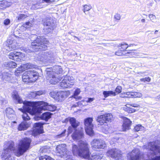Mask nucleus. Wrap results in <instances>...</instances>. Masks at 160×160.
Returning <instances> with one entry per match:
<instances>
[{
  "label": "nucleus",
  "mask_w": 160,
  "mask_h": 160,
  "mask_svg": "<svg viewBox=\"0 0 160 160\" xmlns=\"http://www.w3.org/2000/svg\"><path fill=\"white\" fill-rule=\"evenodd\" d=\"M52 114L49 112H46L43 113L39 117H34L35 119L38 120L40 119L44 120L46 121H48V119L51 118Z\"/></svg>",
  "instance_id": "obj_20"
},
{
  "label": "nucleus",
  "mask_w": 160,
  "mask_h": 160,
  "mask_svg": "<svg viewBox=\"0 0 160 160\" xmlns=\"http://www.w3.org/2000/svg\"><path fill=\"white\" fill-rule=\"evenodd\" d=\"M31 140L28 138H25L21 140L18 143V149H15L14 142L11 141L5 142L4 145L3 150L1 157L2 158L5 160H12V151H14L15 155L18 157L22 155L29 148Z\"/></svg>",
  "instance_id": "obj_2"
},
{
  "label": "nucleus",
  "mask_w": 160,
  "mask_h": 160,
  "mask_svg": "<svg viewBox=\"0 0 160 160\" xmlns=\"http://www.w3.org/2000/svg\"><path fill=\"white\" fill-rule=\"evenodd\" d=\"M105 118H106V121L111 122L113 118V116L111 113H105L104 114Z\"/></svg>",
  "instance_id": "obj_33"
},
{
  "label": "nucleus",
  "mask_w": 160,
  "mask_h": 160,
  "mask_svg": "<svg viewBox=\"0 0 160 160\" xmlns=\"http://www.w3.org/2000/svg\"><path fill=\"white\" fill-rule=\"evenodd\" d=\"M44 123L38 122L35 123L34 125V129L32 132V135L36 136L38 134L43 133V125Z\"/></svg>",
  "instance_id": "obj_14"
},
{
  "label": "nucleus",
  "mask_w": 160,
  "mask_h": 160,
  "mask_svg": "<svg viewBox=\"0 0 160 160\" xmlns=\"http://www.w3.org/2000/svg\"><path fill=\"white\" fill-rule=\"evenodd\" d=\"M22 79L24 82H33V80H32L30 78L27 72H25L22 76Z\"/></svg>",
  "instance_id": "obj_27"
},
{
  "label": "nucleus",
  "mask_w": 160,
  "mask_h": 160,
  "mask_svg": "<svg viewBox=\"0 0 160 160\" xmlns=\"http://www.w3.org/2000/svg\"><path fill=\"white\" fill-rule=\"evenodd\" d=\"M155 98L157 99V101H160V94L158 96H157Z\"/></svg>",
  "instance_id": "obj_58"
},
{
  "label": "nucleus",
  "mask_w": 160,
  "mask_h": 160,
  "mask_svg": "<svg viewBox=\"0 0 160 160\" xmlns=\"http://www.w3.org/2000/svg\"><path fill=\"white\" fill-rule=\"evenodd\" d=\"M122 88L120 86H118L115 89V93H116L117 94H119L122 91Z\"/></svg>",
  "instance_id": "obj_43"
},
{
  "label": "nucleus",
  "mask_w": 160,
  "mask_h": 160,
  "mask_svg": "<svg viewBox=\"0 0 160 160\" xmlns=\"http://www.w3.org/2000/svg\"><path fill=\"white\" fill-rule=\"evenodd\" d=\"M75 38H76L79 41H80V39L78 37L76 36H73Z\"/></svg>",
  "instance_id": "obj_61"
},
{
  "label": "nucleus",
  "mask_w": 160,
  "mask_h": 160,
  "mask_svg": "<svg viewBox=\"0 0 160 160\" xmlns=\"http://www.w3.org/2000/svg\"><path fill=\"white\" fill-rule=\"evenodd\" d=\"M66 130L65 129L60 134L58 135V138H61L62 137H63L65 136V133L66 132Z\"/></svg>",
  "instance_id": "obj_49"
},
{
  "label": "nucleus",
  "mask_w": 160,
  "mask_h": 160,
  "mask_svg": "<svg viewBox=\"0 0 160 160\" xmlns=\"http://www.w3.org/2000/svg\"><path fill=\"white\" fill-rule=\"evenodd\" d=\"M158 30H157L155 31L154 33V34H156L157 33V32H158Z\"/></svg>",
  "instance_id": "obj_63"
},
{
  "label": "nucleus",
  "mask_w": 160,
  "mask_h": 160,
  "mask_svg": "<svg viewBox=\"0 0 160 160\" xmlns=\"http://www.w3.org/2000/svg\"><path fill=\"white\" fill-rule=\"evenodd\" d=\"M131 51V50H127L123 51L121 49L116 52L115 55L118 56H130L133 55V52H132Z\"/></svg>",
  "instance_id": "obj_22"
},
{
  "label": "nucleus",
  "mask_w": 160,
  "mask_h": 160,
  "mask_svg": "<svg viewBox=\"0 0 160 160\" xmlns=\"http://www.w3.org/2000/svg\"><path fill=\"white\" fill-rule=\"evenodd\" d=\"M148 17L152 22H154V20L156 19L155 16L153 14H149Z\"/></svg>",
  "instance_id": "obj_42"
},
{
  "label": "nucleus",
  "mask_w": 160,
  "mask_h": 160,
  "mask_svg": "<svg viewBox=\"0 0 160 160\" xmlns=\"http://www.w3.org/2000/svg\"><path fill=\"white\" fill-rule=\"evenodd\" d=\"M49 53V52H42L40 53L41 60L45 62L48 61L51 58V56Z\"/></svg>",
  "instance_id": "obj_23"
},
{
  "label": "nucleus",
  "mask_w": 160,
  "mask_h": 160,
  "mask_svg": "<svg viewBox=\"0 0 160 160\" xmlns=\"http://www.w3.org/2000/svg\"><path fill=\"white\" fill-rule=\"evenodd\" d=\"M30 96L32 98H36L37 97L36 94L35 92H31L30 94Z\"/></svg>",
  "instance_id": "obj_48"
},
{
  "label": "nucleus",
  "mask_w": 160,
  "mask_h": 160,
  "mask_svg": "<svg viewBox=\"0 0 160 160\" xmlns=\"http://www.w3.org/2000/svg\"><path fill=\"white\" fill-rule=\"evenodd\" d=\"M46 71L48 76L47 78L48 80H49V82L51 84H55L62 78L58 75L54 74L53 72L50 71L49 69H47Z\"/></svg>",
  "instance_id": "obj_8"
},
{
  "label": "nucleus",
  "mask_w": 160,
  "mask_h": 160,
  "mask_svg": "<svg viewBox=\"0 0 160 160\" xmlns=\"http://www.w3.org/2000/svg\"><path fill=\"white\" fill-rule=\"evenodd\" d=\"M35 92L36 93L37 96H40L44 93V92L42 90L39 91H36Z\"/></svg>",
  "instance_id": "obj_47"
},
{
  "label": "nucleus",
  "mask_w": 160,
  "mask_h": 160,
  "mask_svg": "<svg viewBox=\"0 0 160 160\" xmlns=\"http://www.w3.org/2000/svg\"><path fill=\"white\" fill-rule=\"evenodd\" d=\"M141 21L142 22H144L145 21V20L144 19H141Z\"/></svg>",
  "instance_id": "obj_60"
},
{
  "label": "nucleus",
  "mask_w": 160,
  "mask_h": 160,
  "mask_svg": "<svg viewBox=\"0 0 160 160\" xmlns=\"http://www.w3.org/2000/svg\"><path fill=\"white\" fill-rule=\"evenodd\" d=\"M120 97L122 98H126L127 97V95H126L125 92H124L120 94Z\"/></svg>",
  "instance_id": "obj_53"
},
{
  "label": "nucleus",
  "mask_w": 160,
  "mask_h": 160,
  "mask_svg": "<svg viewBox=\"0 0 160 160\" xmlns=\"http://www.w3.org/2000/svg\"><path fill=\"white\" fill-rule=\"evenodd\" d=\"M34 68V66L30 63H26L22 64L20 68H18L15 72V74L16 76H19L22 71H25L28 69H33Z\"/></svg>",
  "instance_id": "obj_11"
},
{
  "label": "nucleus",
  "mask_w": 160,
  "mask_h": 160,
  "mask_svg": "<svg viewBox=\"0 0 160 160\" xmlns=\"http://www.w3.org/2000/svg\"><path fill=\"white\" fill-rule=\"evenodd\" d=\"M131 106H132L133 107H138L139 106L137 105V104L136 103H132L131 104H130Z\"/></svg>",
  "instance_id": "obj_56"
},
{
  "label": "nucleus",
  "mask_w": 160,
  "mask_h": 160,
  "mask_svg": "<svg viewBox=\"0 0 160 160\" xmlns=\"http://www.w3.org/2000/svg\"><path fill=\"white\" fill-rule=\"evenodd\" d=\"M40 151L42 153H45L49 152V150L47 146H44L40 149Z\"/></svg>",
  "instance_id": "obj_37"
},
{
  "label": "nucleus",
  "mask_w": 160,
  "mask_h": 160,
  "mask_svg": "<svg viewBox=\"0 0 160 160\" xmlns=\"http://www.w3.org/2000/svg\"><path fill=\"white\" fill-rule=\"evenodd\" d=\"M42 1L45 2L47 3L50 2H51L50 0H42Z\"/></svg>",
  "instance_id": "obj_59"
},
{
  "label": "nucleus",
  "mask_w": 160,
  "mask_h": 160,
  "mask_svg": "<svg viewBox=\"0 0 160 160\" xmlns=\"http://www.w3.org/2000/svg\"><path fill=\"white\" fill-rule=\"evenodd\" d=\"M89 147V145L86 142L80 141L78 146L72 144V152L74 155L88 160H101L98 155L93 153L90 156Z\"/></svg>",
  "instance_id": "obj_3"
},
{
  "label": "nucleus",
  "mask_w": 160,
  "mask_h": 160,
  "mask_svg": "<svg viewBox=\"0 0 160 160\" xmlns=\"http://www.w3.org/2000/svg\"><path fill=\"white\" fill-rule=\"evenodd\" d=\"M44 158H45V160H54L52 158L48 156H46Z\"/></svg>",
  "instance_id": "obj_52"
},
{
  "label": "nucleus",
  "mask_w": 160,
  "mask_h": 160,
  "mask_svg": "<svg viewBox=\"0 0 160 160\" xmlns=\"http://www.w3.org/2000/svg\"><path fill=\"white\" fill-rule=\"evenodd\" d=\"M55 68L51 70V69H49V71H53L54 72V74L56 75H58L62 72V69L61 67L60 66H56L54 68Z\"/></svg>",
  "instance_id": "obj_28"
},
{
  "label": "nucleus",
  "mask_w": 160,
  "mask_h": 160,
  "mask_svg": "<svg viewBox=\"0 0 160 160\" xmlns=\"http://www.w3.org/2000/svg\"><path fill=\"white\" fill-rule=\"evenodd\" d=\"M72 137L73 140L77 141L82 138L83 136V129L80 127L72 133Z\"/></svg>",
  "instance_id": "obj_16"
},
{
  "label": "nucleus",
  "mask_w": 160,
  "mask_h": 160,
  "mask_svg": "<svg viewBox=\"0 0 160 160\" xmlns=\"http://www.w3.org/2000/svg\"><path fill=\"white\" fill-rule=\"evenodd\" d=\"M10 75L7 72H4L2 75V78L3 80L6 81H8L9 80Z\"/></svg>",
  "instance_id": "obj_35"
},
{
  "label": "nucleus",
  "mask_w": 160,
  "mask_h": 160,
  "mask_svg": "<svg viewBox=\"0 0 160 160\" xmlns=\"http://www.w3.org/2000/svg\"><path fill=\"white\" fill-rule=\"evenodd\" d=\"M26 17V15L23 14L20 15L18 18V20H21L24 19Z\"/></svg>",
  "instance_id": "obj_46"
},
{
  "label": "nucleus",
  "mask_w": 160,
  "mask_h": 160,
  "mask_svg": "<svg viewBox=\"0 0 160 160\" xmlns=\"http://www.w3.org/2000/svg\"><path fill=\"white\" fill-rule=\"evenodd\" d=\"M93 100V98H88L86 100V101L87 102H90L92 101Z\"/></svg>",
  "instance_id": "obj_55"
},
{
  "label": "nucleus",
  "mask_w": 160,
  "mask_h": 160,
  "mask_svg": "<svg viewBox=\"0 0 160 160\" xmlns=\"http://www.w3.org/2000/svg\"><path fill=\"white\" fill-rule=\"evenodd\" d=\"M5 63V66L7 68H14L17 66V63L13 62H7Z\"/></svg>",
  "instance_id": "obj_29"
},
{
  "label": "nucleus",
  "mask_w": 160,
  "mask_h": 160,
  "mask_svg": "<svg viewBox=\"0 0 160 160\" xmlns=\"http://www.w3.org/2000/svg\"><path fill=\"white\" fill-rule=\"evenodd\" d=\"M132 122L126 118L124 119L123 123L122 125L123 131H125L130 128Z\"/></svg>",
  "instance_id": "obj_24"
},
{
  "label": "nucleus",
  "mask_w": 160,
  "mask_h": 160,
  "mask_svg": "<svg viewBox=\"0 0 160 160\" xmlns=\"http://www.w3.org/2000/svg\"><path fill=\"white\" fill-rule=\"evenodd\" d=\"M142 96V94L140 92H132L131 94L132 98H140Z\"/></svg>",
  "instance_id": "obj_36"
},
{
  "label": "nucleus",
  "mask_w": 160,
  "mask_h": 160,
  "mask_svg": "<svg viewBox=\"0 0 160 160\" xmlns=\"http://www.w3.org/2000/svg\"><path fill=\"white\" fill-rule=\"evenodd\" d=\"M46 156H42L39 158V159L40 160H45V157Z\"/></svg>",
  "instance_id": "obj_57"
},
{
  "label": "nucleus",
  "mask_w": 160,
  "mask_h": 160,
  "mask_svg": "<svg viewBox=\"0 0 160 160\" xmlns=\"http://www.w3.org/2000/svg\"><path fill=\"white\" fill-rule=\"evenodd\" d=\"M69 122L71 125L74 128H77L79 125V122L77 121L74 118H70L69 119Z\"/></svg>",
  "instance_id": "obj_26"
},
{
  "label": "nucleus",
  "mask_w": 160,
  "mask_h": 160,
  "mask_svg": "<svg viewBox=\"0 0 160 160\" xmlns=\"http://www.w3.org/2000/svg\"><path fill=\"white\" fill-rule=\"evenodd\" d=\"M5 45L4 48L8 51L15 50L17 48V42L15 40H11L8 39L5 43Z\"/></svg>",
  "instance_id": "obj_13"
},
{
  "label": "nucleus",
  "mask_w": 160,
  "mask_h": 160,
  "mask_svg": "<svg viewBox=\"0 0 160 160\" xmlns=\"http://www.w3.org/2000/svg\"><path fill=\"white\" fill-rule=\"evenodd\" d=\"M92 118H88L84 121L85 131L86 133L89 135H93V125L92 123Z\"/></svg>",
  "instance_id": "obj_7"
},
{
  "label": "nucleus",
  "mask_w": 160,
  "mask_h": 160,
  "mask_svg": "<svg viewBox=\"0 0 160 160\" xmlns=\"http://www.w3.org/2000/svg\"><path fill=\"white\" fill-rule=\"evenodd\" d=\"M98 123V124L103 125L104 123H107L106 118L104 114L99 115L98 116L96 119Z\"/></svg>",
  "instance_id": "obj_25"
},
{
  "label": "nucleus",
  "mask_w": 160,
  "mask_h": 160,
  "mask_svg": "<svg viewBox=\"0 0 160 160\" xmlns=\"http://www.w3.org/2000/svg\"><path fill=\"white\" fill-rule=\"evenodd\" d=\"M151 78L149 77H147L144 78H142L140 79V81L142 82H145V81L149 82L150 81Z\"/></svg>",
  "instance_id": "obj_44"
},
{
  "label": "nucleus",
  "mask_w": 160,
  "mask_h": 160,
  "mask_svg": "<svg viewBox=\"0 0 160 160\" xmlns=\"http://www.w3.org/2000/svg\"><path fill=\"white\" fill-rule=\"evenodd\" d=\"M80 91L79 89H77L75 91L73 95H72V97L75 98L76 100H81V97H78V95L80 93Z\"/></svg>",
  "instance_id": "obj_31"
},
{
  "label": "nucleus",
  "mask_w": 160,
  "mask_h": 160,
  "mask_svg": "<svg viewBox=\"0 0 160 160\" xmlns=\"http://www.w3.org/2000/svg\"><path fill=\"white\" fill-rule=\"evenodd\" d=\"M12 97L14 102L16 103H22L23 104V107L24 112L22 115V118L24 121L22 122L18 126V129L19 131L26 130L30 126L29 123L26 121L30 119L28 113L29 114L34 115L37 113H42V110L53 111L56 109V107L55 106L53 105H48L47 103L43 101H23L17 91L13 92Z\"/></svg>",
  "instance_id": "obj_1"
},
{
  "label": "nucleus",
  "mask_w": 160,
  "mask_h": 160,
  "mask_svg": "<svg viewBox=\"0 0 160 160\" xmlns=\"http://www.w3.org/2000/svg\"><path fill=\"white\" fill-rule=\"evenodd\" d=\"M144 128L141 125L138 124L134 127V130L136 132H138L139 131H142L144 129Z\"/></svg>",
  "instance_id": "obj_34"
},
{
  "label": "nucleus",
  "mask_w": 160,
  "mask_h": 160,
  "mask_svg": "<svg viewBox=\"0 0 160 160\" xmlns=\"http://www.w3.org/2000/svg\"><path fill=\"white\" fill-rule=\"evenodd\" d=\"M107 154L108 156L110 157L112 159L116 160L121 158L122 155L116 149H112L108 151Z\"/></svg>",
  "instance_id": "obj_15"
},
{
  "label": "nucleus",
  "mask_w": 160,
  "mask_h": 160,
  "mask_svg": "<svg viewBox=\"0 0 160 160\" xmlns=\"http://www.w3.org/2000/svg\"><path fill=\"white\" fill-rule=\"evenodd\" d=\"M43 21L44 26L47 27L45 28L46 32L47 33L51 32L54 29L55 26L53 19L51 17H47Z\"/></svg>",
  "instance_id": "obj_9"
},
{
  "label": "nucleus",
  "mask_w": 160,
  "mask_h": 160,
  "mask_svg": "<svg viewBox=\"0 0 160 160\" xmlns=\"http://www.w3.org/2000/svg\"><path fill=\"white\" fill-rule=\"evenodd\" d=\"M44 38L40 36L37 37L36 39L32 42L31 46L35 51H43L47 49V47L43 43Z\"/></svg>",
  "instance_id": "obj_5"
},
{
  "label": "nucleus",
  "mask_w": 160,
  "mask_h": 160,
  "mask_svg": "<svg viewBox=\"0 0 160 160\" xmlns=\"http://www.w3.org/2000/svg\"><path fill=\"white\" fill-rule=\"evenodd\" d=\"M24 56V54L19 52H10L9 55V57L10 59L18 61L21 58H22Z\"/></svg>",
  "instance_id": "obj_19"
},
{
  "label": "nucleus",
  "mask_w": 160,
  "mask_h": 160,
  "mask_svg": "<svg viewBox=\"0 0 160 160\" xmlns=\"http://www.w3.org/2000/svg\"><path fill=\"white\" fill-rule=\"evenodd\" d=\"M32 24L29 22H27L23 24V26L26 28H29L32 26Z\"/></svg>",
  "instance_id": "obj_39"
},
{
  "label": "nucleus",
  "mask_w": 160,
  "mask_h": 160,
  "mask_svg": "<svg viewBox=\"0 0 160 160\" xmlns=\"http://www.w3.org/2000/svg\"><path fill=\"white\" fill-rule=\"evenodd\" d=\"M66 145L65 144H61L58 145L56 148L57 153L59 155L62 157L67 154V151L66 148Z\"/></svg>",
  "instance_id": "obj_18"
},
{
  "label": "nucleus",
  "mask_w": 160,
  "mask_h": 160,
  "mask_svg": "<svg viewBox=\"0 0 160 160\" xmlns=\"http://www.w3.org/2000/svg\"><path fill=\"white\" fill-rule=\"evenodd\" d=\"M84 12H85V11H88L91 9L92 7L90 5H85L84 6Z\"/></svg>",
  "instance_id": "obj_41"
},
{
  "label": "nucleus",
  "mask_w": 160,
  "mask_h": 160,
  "mask_svg": "<svg viewBox=\"0 0 160 160\" xmlns=\"http://www.w3.org/2000/svg\"><path fill=\"white\" fill-rule=\"evenodd\" d=\"M118 48L121 47V49L122 51H126V49L128 47V44L125 43L124 42H122L121 43L119 44L118 45Z\"/></svg>",
  "instance_id": "obj_32"
},
{
  "label": "nucleus",
  "mask_w": 160,
  "mask_h": 160,
  "mask_svg": "<svg viewBox=\"0 0 160 160\" xmlns=\"http://www.w3.org/2000/svg\"><path fill=\"white\" fill-rule=\"evenodd\" d=\"M73 32H72V31H70V32H68V33L69 34H71L72 36H73L72 34V33Z\"/></svg>",
  "instance_id": "obj_62"
},
{
  "label": "nucleus",
  "mask_w": 160,
  "mask_h": 160,
  "mask_svg": "<svg viewBox=\"0 0 160 160\" xmlns=\"http://www.w3.org/2000/svg\"><path fill=\"white\" fill-rule=\"evenodd\" d=\"M140 152L137 149L132 150L127 155L128 160H140Z\"/></svg>",
  "instance_id": "obj_10"
},
{
  "label": "nucleus",
  "mask_w": 160,
  "mask_h": 160,
  "mask_svg": "<svg viewBox=\"0 0 160 160\" xmlns=\"http://www.w3.org/2000/svg\"><path fill=\"white\" fill-rule=\"evenodd\" d=\"M144 148L150 150V155L148 156L151 157V160H160V155L156 156L160 154V145H157L155 142H151L148 143L147 146H144Z\"/></svg>",
  "instance_id": "obj_4"
},
{
  "label": "nucleus",
  "mask_w": 160,
  "mask_h": 160,
  "mask_svg": "<svg viewBox=\"0 0 160 160\" xmlns=\"http://www.w3.org/2000/svg\"><path fill=\"white\" fill-rule=\"evenodd\" d=\"M103 94L105 98H107L111 96H115L116 95L115 92L112 91H104Z\"/></svg>",
  "instance_id": "obj_30"
},
{
  "label": "nucleus",
  "mask_w": 160,
  "mask_h": 160,
  "mask_svg": "<svg viewBox=\"0 0 160 160\" xmlns=\"http://www.w3.org/2000/svg\"><path fill=\"white\" fill-rule=\"evenodd\" d=\"M62 78V80L60 82V86L62 88H68L74 85L75 80L73 77L66 76Z\"/></svg>",
  "instance_id": "obj_6"
},
{
  "label": "nucleus",
  "mask_w": 160,
  "mask_h": 160,
  "mask_svg": "<svg viewBox=\"0 0 160 160\" xmlns=\"http://www.w3.org/2000/svg\"><path fill=\"white\" fill-rule=\"evenodd\" d=\"M126 93V95H127V97H132L131 94H132V92H127Z\"/></svg>",
  "instance_id": "obj_54"
},
{
  "label": "nucleus",
  "mask_w": 160,
  "mask_h": 160,
  "mask_svg": "<svg viewBox=\"0 0 160 160\" xmlns=\"http://www.w3.org/2000/svg\"><path fill=\"white\" fill-rule=\"evenodd\" d=\"M27 72L31 79L33 80V82L36 80L38 76V73L35 71L33 69H31L28 71Z\"/></svg>",
  "instance_id": "obj_21"
},
{
  "label": "nucleus",
  "mask_w": 160,
  "mask_h": 160,
  "mask_svg": "<svg viewBox=\"0 0 160 160\" xmlns=\"http://www.w3.org/2000/svg\"><path fill=\"white\" fill-rule=\"evenodd\" d=\"M70 95L69 92L67 91H60L57 92L56 94L55 97L57 100L61 102L64 100Z\"/></svg>",
  "instance_id": "obj_17"
},
{
  "label": "nucleus",
  "mask_w": 160,
  "mask_h": 160,
  "mask_svg": "<svg viewBox=\"0 0 160 160\" xmlns=\"http://www.w3.org/2000/svg\"><path fill=\"white\" fill-rule=\"evenodd\" d=\"M5 1H0V9H2L5 7Z\"/></svg>",
  "instance_id": "obj_45"
},
{
  "label": "nucleus",
  "mask_w": 160,
  "mask_h": 160,
  "mask_svg": "<svg viewBox=\"0 0 160 160\" xmlns=\"http://www.w3.org/2000/svg\"><path fill=\"white\" fill-rule=\"evenodd\" d=\"M66 160H73L71 158H68L66 159Z\"/></svg>",
  "instance_id": "obj_64"
},
{
  "label": "nucleus",
  "mask_w": 160,
  "mask_h": 160,
  "mask_svg": "<svg viewBox=\"0 0 160 160\" xmlns=\"http://www.w3.org/2000/svg\"><path fill=\"white\" fill-rule=\"evenodd\" d=\"M10 23V21L9 19H5L4 21V24L5 25H8Z\"/></svg>",
  "instance_id": "obj_51"
},
{
  "label": "nucleus",
  "mask_w": 160,
  "mask_h": 160,
  "mask_svg": "<svg viewBox=\"0 0 160 160\" xmlns=\"http://www.w3.org/2000/svg\"><path fill=\"white\" fill-rule=\"evenodd\" d=\"M13 110L11 108H8L6 110V113L7 114H11L13 113Z\"/></svg>",
  "instance_id": "obj_40"
},
{
  "label": "nucleus",
  "mask_w": 160,
  "mask_h": 160,
  "mask_svg": "<svg viewBox=\"0 0 160 160\" xmlns=\"http://www.w3.org/2000/svg\"><path fill=\"white\" fill-rule=\"evenodd\" d=\"M76 128H74L71 126H69L68 129V134L71 133L73 131H75L76 130H77V129H76Z\"/></svg>",
  "instance_id": "obj_38"
},
{
  "label": "nucleus",
  "mask_w": 160,
  "mask_h": 160,
  "mask_svg": "<svg viewBox=\"0 0 160 160\" xmlns=\"http://www.w3.org/2000/svg\"><path fill=\"white\" fill-rule=\"evenodd\" d=\"M114 18L117 20H119L121 18V16L119 14H116L114 16Z\"/></svg>",
  "instance_id": "obj_50"
},
{
  "label": "nucleus",
  "mask_w": 160,
  "mask_h": 160,
  "mask_svg": "<svg viewBox=\"0 0 160 160\" xmlns=\"http://www.w3.org/2000/svg\"><path fill=\"white\" fill-rule=\"evenodd\" d=\"M91 144L94 149L104 148L106 146L104 141L101 139H94L91 142Z\"/></svg>",
  "instance_id": "obj_12"
}]
</instances>
